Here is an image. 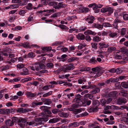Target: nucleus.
I'll list each match as a JSON object with an SVG mask.
<instances>
[{
	"mask_svg": "<svg viewBox=\"0 0 128 128\" xmlns=\"http://www.w3.org/2000/svg\"><path fill=\"white\" fill-rule=\"evenodd\" d=\"M99 68L98 67H96L94 68H92V70L95 72H96L98 73V71H99Z\"/></svg>",
	"mask_w": 128,
	"mask_h": 128,
	"instance_id": "nucleus-38",
	"label": "nucleus"
},
{
	"mask_svg": "<svg viewBox=\"0 0 128 128\" xmlns=\"http://www.w3.org/2000/svg\"><path fill=\"white\" fill-rule=\"evenodd\" d=\"M49 4L50 5H51L55 7L56 5H57V4L56 2H50Z\"/></svg>",
	"mask_w": 128,
	"mask_h": 128,
	"instance_id": "nucleus-52",
	"label": "nucleus"
},
{
	"mask_svg": "<svg viewBox=\"0 0 128 128\" xmlns=\"http://www.w3.org/2000/svg\"><path fill=\"white\" fill-rule=\"evenodd\" d=\"M21 46L25 48L27 47L30 48V46L29 44L28 43V42L24 43L22 44Z\"/></svg>",
	"mask_w": 128,
	"mask_h": 128,
	"instance_id": "nucleus-32",
	"label": "nucleus"
},
{
	"mask_svg": "<svg viewBox=\"0 0 128 128\" xmlns=\"http://www.w3.org/2000/svg\"><path fill=\"white\" fill-rule=\"evenodd\" d=\"M47 106H40V109L44 111V112L47 110Z\"/></svg>",
	"mask_w": 128,
	"mask_h": 128,
	"instance_id": "nucleus-33",
	"label": "nucleus"
},
{
	"mask_svg": "<svg viewBox=\"0 0 128 128\" xmlns=\"http://www.w3.org/2000/svg\"><path fill=\"white\" fill-rule=\"evenodd\" d=\"M81 10L82 12H88L89 10L88 8H82L81 9Z\"/></svg>",
	"mask_w": 128,
	"mask_h": 128,
	"instance_id": "nucleus-34",
	"label": "nucleus"
},
{
	"mask_svg": "<svg viewBox=\"0 0 128 128\" xmlns=\"http://www.w3.org/2000/svg\"><path fill=\"white\" fill-rule=\"evenodd\" d=\"M41 100L42 102H39L36 100L34 101L32 104V106L35 107L42 105L43 102H44V104L49 105L52 104V102L51 100L49 98H42Z\"/></svg>",
	"mask_w": 128,
	"mask_h": 128,
	"instance_id": "nucleus-2",
	"label": "nucleus"
},
{
	"mask_svg": "<svg viewBox=\"0 0 128 128\" xmlns=\"http://www.w3.org/2000/svg\"><path fill=\"white\" fill-rule=\"evenodd\" d=\"M10 8L12 9L16 8L19 7V5L18 4H14L10 5Z\"/></svg>",
	"mask_w": 128,
	"mask_h": 128,
	"instance_id": "nucleus-31",
	"label": "nucleus"
},
{
	"mask_svg": "<svg viewBox=\"0 0 128 128\" xmlns=\"http://www.w3.org/2000/svg\"><path fill=\"white\" fill-rule=\"evenodd\" d=\"M73 102L76 103L68 108V110L70 111H73L76 109V108H78L82 106H84L83 105L84 104L83 102L79 98H75Z\"/></svg>",
	"mask_w": 128,
	"mask_h": 128,
	"instance_id": "nucleus-3",
	"label": "nucleus"
},
{
	"mask_svg": "<svg viewBox=\"0 0 128 128\" xmlns=\"http://www.w3.org/2000/svg\"><path fill=\"white\" fill-rule=\"evenodd\" d=\"M91 44H92V48L95 49L97 48L96 45L97 44L96 43H92Z\"/></svg>",
	"mask_w": 128,
	"mask_h": 128,
	"instance_id": "nucleus-48",
	"label": "nucleus"
},
{
	"mask_svg": "<svg viewBox=\"0 0 128 128\" xmlns=\"http://www.w3.org/2000/svg\"><path fill=\"white\" fill-rule=\"evenodd\" d=\"M6 110L0 109V114H6Z\"/></svg>",
	"mask_w": 128,
	"mask_h": 128,
	"instance_id": "nucleus-50",
	"label": "nucleus"
},
{
	"mask_svg": "<svg viewBox=\"0 0 128 128\" xmlns=\"http://www.w3.org/2000/svg\"><path fill=\"white\" fill-rule=\"evenodd\" d=\"M99 70L98 71V73H96L97 74H96V75L95 76L98 77V76H100L104 72V70H102L101 68H99Z\"/></svg>",
	"mask_w": 128,
	"mask_h": 128,
	"instance_id": "nucleus-12",
	"label": "nucleus"
},
{
	"mask_svg": "<svg viewBox=\"0 0 128 128\" xmlns=\"http://www.w3.org/2000/svg\"><path fill=\"white\" fill-rule=\"evenodd\" d=\"M128 84L127 82H122L121 83V86L124 88H128Z\"/></svg>",
	"mask_w": 128,
	"mask_h": 128,
	"instance_id": "nucleus-24",
	"label": "nucleus"
},
{
	"mask_svg": "<svg viewBox=\"0 0 128 128\" xmlns=\"http://www.w3.org/2000/svg\"><path fill=\"white\" fill-rule=\"evenodd\" d=\"M52 49V48L50 47H43L42 48V50L47 51H50Z\"/></svg>",
	"mask_w": 128,
	"mask_h": 128,
	"instance_id": "nucleus-26",
	"label": "nucleus"
},
{
	"mask_svg": "<svg viewBox=\"0 0 128 128\" xmlns=\"http://www.w3.org/2000/svg\"><path fill=\"white\" fill-rule=\"evenodd\" d=\"M123 18L126 20H128V14H125L123 15Z\"/></svg>",
	"mask_w": 128,
	"mask_h": 128,
	"instance_id": "nucleus-53",
	"label": "nucleus"
},
{
	"mask_svg": "<svg viewBox=\"0 0 128 128\" xmlns=\"http://www.w3.org/2000/svg\"><path fill=\"white\" fill-rule=\"evenodd\" d=\"M119 94L120 96L126 97L127 96L128 93L126 92H124V91H122L120 92L119 93Z\"/></svg>",
	"mask_w": 128,
	"mask_h": 128,
	"instance_id": "nucleus-25",
	"label": "nucleus"
},
{
	"mask_svg": "<svg viewBox=\"0 0 128 128\" xmlns=\"http://www.w3.org/2000/svg\"><path fill=\"white\" fill-rule=\"evenodd\" d=\"M26 12V10H21L19 12V13L20 15H22L24 14Z\"/></svg>",
	"mask_w": 128,
	"mask_h": 128,
	"instance_id": "nucleus-51",
	"label": "nucleus"
},
{
	"mask_svg": "<svg viewBox=\"0 0 128 128\" xmlns=\"http://www.w3.org/2000/svg\"><path fill=\"white\" fill-rule=\"evenodd\" d=\"M44 112L46 113V115L47 114L49 115L52 114L51 111L50 110H48V109Z\"/></svg>",
	"mask_w": 128,
	"mask_h": 128,
	"instance_id": "nucleus-60",
	"label": "nucleus"
},
{
	"mask_svg": "<svg viewBox=\"0 0 128 128\" xmlns=\"http://www.w3.org/2000/svg\"><path fill=\"white\" fill-rule=\"evenodd\" d=\"M52 94V91H50L43 94L42 97H46L51 95Z\"/></svg>",
	"mask_w": 128,
	"mask_h": 128,
	"instance_id": "nucleus-18",
	"label": "nucleus"
},
{
	"mask_svg": "<svg viewBox=\"0 0 128 128\" xmlns=\"http://www.w3.org/2000/svg\"><path fill=\"white\" fill-rule=\"evenodd\" d=\"M59 116L62 117H66L68 116V114L67 113L62 112L59 113Z\"/></svg>",
	"mask_w": 128,
	"mask_h": 128,
	"instance_id": "nucleus-19",
	"label": "nucleus"
},
{
	"mask_svg": "<svg viewBox=\"0 0 128 128\" xmlns=\"http://www.w3.org/2000/svg\"><path fill=\"white\" fill-rule=\"evenodd\" d=\"M107 12H108L109 15L110 14L113 12V9L111 7L106 8Z\"/></svg>",
	"mask_w": 128,
	"mask_h": 128,
	"instance_id": "nucleus-30",
	"label": "nucleus"
},
{
	"mask_svg": "<svg viewBox=\"0 0 128 128\" xmlns=\"http://www.w3.org/2000/svg\"><path fill=\"white\" fill-rule=\"evenodd\" d=\"M85 34H91L93 35H95L96 34V33L95 32L91 30H87L84 32Z\"/></svg>",
	"mask_w": 128,
	"mask_h": 128,
	"instance_id": "nucleus-10",
	"label": "nucleus"
},
{
	"mask_svg": "<svg viewBox=\"0 0 128 128\" xmlns=\"http://www.w3.org/2000/svg\"><path fill=\"white\" fill-rule=\"evenodd\" d=\"M101 40V38L98 36H95L94 37L93 40L94 42H98Z\"/></svg>",
	"mask_w": 128,
	"mask_h": 128,
	"instance_id": "nucleus-16",
	"label": "nucleus"
},
{
	"mask_svg": "<svg viewBox=\"0 0 128 128\" xmlns=\"http://www.w3.org/2000/svg\"><path fill=\"white\" fill-rule=\"evenodd\" d=\"M24 66V65L22 64H17V66L18 68H23Z\"/></svg>",
	"mask_w": 128,
	"mask_h": 128,
	"instance_id": "nucleus-47",
	"label": "nucleus"
},
{
	"mask_svg": "<svg viewBox=\"0 0 128 128\" xmlns=\"http://www.w3.org/2000/svg\"><path fill=\"white\" fill-rule=\"evenodd\" d=\"M85 38L88 42H90L92 40L90 36L88 35H87L86 37L85 36Z\"/></svg>",
	"mask_w": 128,
	"mask_h": 128,
	"instance_id": "nucleus-36",
	"label": "nucleus"
},
{
	"mask_svg": "<svg viewBox=\"0 0 128 128\" xmlns=\"http://www.w3.org/2000/svg\"><path fill=\"white\" fill-rule=\"evenodd\" d=\"M84 109L82 108H80L79 109H75L73 111V112L74 114H77L81 112L82 110L84 111Z\"/></svg>",
	"mask_w": 128,
	"mask_h": 128,
	"instance_id": "nucleus-14",
	"label": "nucleus"
},
{
	"mask_svg": "<svg viewBox=\"0 0 128 128\" xmlns=\"http://www.w3.org/2000/svg\"><path fill=\"white\" fill-rule=\"evenodd\" d=\"M24 81L25 82H27L29 81H30L31 80V79L30 77H28V78H25L24 79Z\"/></svg>",
	"mask_w": 128,
	"mask_h": 128,
	"instance_id": "nucleus-63",
	"label": "nucleus"
},
{
	"mask_svg": "<svg viewBox=\"0 0 128 128\" xmlns=\"http://www.w3.org/2000/svg\"><path fill=\"white\" fill-rule=\"evenodd\" d=\"M5 123L6 126H10L14 125L11 120L10 119L6 120L5 122Z\"/></svg>",
	"mask_w": 128,
	"mask_h": 128,
	"instance_id": "nucleus-8",
	"label": "nucleus"
},
{
	"mask_svg": "<svg viewBox=\"0 0 128 128\" xmlns=\"http://www.w3.org/2000/svg\"><path fill=\"white\" fill-rule=\"evenodd\" d=\"M61 122L64 124H66L68 123V120L66 119H64L62 120Z\"/></svg>",
	"mask_w": 128,
	"mask_h": 128,
	"instance_id": "nucleus-61",
	"label": "nucleus"
},
{
	"mask_svg": "<svg viewBox=\"0 0 128 128\" xmlns=\"http://www.w3.org/2000/svg\"><path fill=\"white\" fill-rule=\"evenodd\" d=\"M88 113L86 112H85L82 113V114H80L81 116L83 117L86 116L87 115H88Z\"/></svg>",
	"mask_w": 128,
	"mask_h": 128,
	"instance_id": "nucleus-49",
	"label": "nucleus"
},
{
	"mask_svg": "<svg viewBox=\"0 0 128 128\" xmlns=\"http://www.w3.org/2000/svg\"><path fill=\"white\" fill-rule=\"evenodd\" d=\"M60 120L59 118L56 117L54 118L50 119L48 121V122L50 123H54L58 122Z\"/></svg>",
	"mask_w": 128,
	"mask_h": 128,
	"instance_id": "nucleus-7",
	"label": "nucleus"
},
{
	"mask_svg": "<svg viewBox=\"0 0 128 128\" xmlns=\"http://www.w3.org/2000/svg\"><path fill=\"white\" fill-rule=\"evenodd\" d=\"M76 37L78 38L81 40H84L85 39V36L82 34H79L76 35Z\"/></svg>",
	"mask_w": 128,
	"mask_h": 128,
	"instance_id": "nucleus-11",
	"label": "nucleus"
},
{
	"mask_svg": "<svg viewBox=\"0 0 128 128\" xmlns=\"http://www.w3.org/2000/svg\"><path fill=\"white\" fill-rule=\"evenodd\" d=\"M59 14L58 13H56L52 15L50 17L51 18H57Z\"/></svg>",
	"mask_w": 128,
	"mask_h": 128,
	"instance_id": "nucleus-41",
	"label": "nucleus"
},
{
	"mask_svg": "<svg viewBox=\"0 0 128 128\" xmlns=\"http://www.w3.org/2000/svg\"><path fill=\"white\" fill-rule=\"evenodd\" d=\"M36 93H32L31 92H27L26 93V95L27 97L29 98L34 97L36 96Z\"/></svg>",
	"mask_w": 128,
	"mask_h": 128,
	"instance_id": "nucleus-9",
	"label": "nucleus"
},
{
	"mask_svg": "<svg viewBox=\"0 0 128 128\" xmlns=\"http://www.w3.org/2000/svg\"><path fill=\"white\" fill-rule=\"evenodd\" d=\"M38 116H42V117L36 118L34 119V121L37 122H36V125H43L45 122H46L48 120V118L49 116L46 115V113L45 112L40 113Z\"/></svg>",
	"mask_w": 128,
	"mask_h": 128,
	"instance_id": "nucleus-1",
	"label": "nucleus"
},
{
	"mask_svg": "<svg viewBox=\"0 0 128 128\" xmlns=\"http://www.w3.org/2000/svg\"><path fill=\"white\" fill-rule=\"evenodd\" d=\"M74 68L73 64H70L68 65L62 67L61 70L64 72H68V70L74 69Z\"/></svg>",
	"mask_w": 128,
	"mask_h": 128,
	"instance_id": "nucleus-4",
	"label": "nucleus"
},
{
	"mask_svg": "<svg viewBox=\"0 0 128 128\" xmlns=\"http://www.w3.org/2000/svg\"><path fill=\"white\" fill-rule=\"evenodd\" d=\"M117 35V33L116 32H112L110 33L109 36L111 38H113Z\"/></svg>",
	"mask_w": 128,
	"mask_h": 128,
	"instance_id": "nucleus-29",
	"label": "nucleus"
},
{
	"mask_svg": "<svg viewBox=\"0 0 128 128\" xmlns=\"http://www.w3.org/2000/svg\"><path fill=\"white\" fill-rule=\"evenodd\" d=\"M26 8L27 9L29 10H31L32 8V4L31 3L28 4L26 6Z\"/></svg>",
	"mask_w": 128,
	"mask_h": 128,
	"instance_id": "nucleus-23",
	"label": "nucleus"
},
{
	"mask_svg": "<svg viewBox=\"0 0 128 128\" xmlns=\"http://www.w3.org/2000/svg\"><path fill=\"white\" fill-rule=\"evenodd\" d=\"M15 19V16H12L10 17L9 20V21L10 22H12Z\"/></svg>",
	"mask_w": 128,
	"mask_h": 128,
	"instance_id": "nucleus-62",
	"label": "nucleus"
},
{
	"mask_svg": "<svg viewBox=\"0 0 128 128\" xmlns=\"http://www.w3.org/2000/svg\"><path fill=\"white\" fill-rule=\"evenodd\" d=\"M116 50V48L114 47H112L108 48V51L109 52H111Z\"/></svg>",
	"mask_w": 128,
	"mask_h": 128,
	"instance_id": "nucleus-22",
	"label": "nucleus"
},
{
	"mask_svg": "<svg viewBox=\"0 0 128 128\" xmlns=\"http://www.w3.org/2000/svg\"><path fill=\"white\" fill-rule=\"evenodd\" d=\"M99 45H100V47L101 48H106L109 45L108 44H105L103 43H100Z\"/></svg>",
	"mask_w": 128,
	"mask_h": 128,
	"instance_id": "nucleus-28",
	"label": "nucleus"
},
{
	"mask_svg": "<svg viewBox=\"0 0 128 128\" xmlns=\"http://www.w3.org/2000/svg\"><path fill=\"white\" fill-rule=\"evenodd\" d=\"M94 26L96 28L98 29L102 28H103V26L98 24H95L94 25Z\"/></svg>",
	"mask_w": 128,
	"mask_h": 128,
	"instance_id": "nucleus-21",
	"label": "nucleus"
},
{
	"mask_svg": "<svg viewBox=\"0 0 128 128\" xmlns=\"http://www.w3.org/2000/svg\"><path fill=\"white\" fill-rule=\"evenodd\" d=\"M108 95L110 97L116 98L118 96V94L117 92L113 91L110 92Z\"/></svg>",
	"mask_w": 128,
	"mask_h": 128,
	"instance_id": "nucleus-6",
	"label": "nucleus"
},
{
	"mask_svg": "<svg viewBox=\"0 0 128 128\" xmlns=\"http://www.w3.org/2000/svg\"><path fill=\"white\" fill-rule=\"evenodd\" d=\"M6 114H9L11 112V111L10 110V109H7L6 110Z\"/></svg>",
	"mask_w": 128,
	"mask_h": 128,
	"instance_id": "nucleus-64",
	"label": "nucleus"
},
{
	"mask_svg": "<svg viewBox=\"0 0 128 128\" xmlns=\"http://www.w3.org/2000/svg\"><path fill=\"white\" fill-rule=\"evenodd\" d=\"M116 70L115 72L118 74H121L122 72V70L119 68H117L116 69Z\"/></svg>",
	"mask_w": 128,
	"mask_h": 128,
	"instance_id": "nucleus-37",
	"label": "nucleus"
},
{
	"mask_svg": "<svg viewBox=\"0 0 128 128\" xmlns=\"http://www.w3.org/2000/svg\"><path fill=\"white\" fill-rule=\"evenodd\" d=\"M79 125V124L77 122H75L70 124L69 126L72 127H76Z\"/></svg>",
	"mask_w": 128,
	"mask_h": 128,
	"instance_id": "nucleus-20",
	"label": "nucleus"
},
{
	"mask_svg": "<svg viewBox=\"0 0 128 128\" xmlns=\"http://www.w3.org/2000/svg\"><path fill=\"white\" fill-rule=\"evenodd\" d=\"M58 27L62 29H64L65 30H68V28L66 27L65 25H62V24H60L59 25Z\"/></svg>",
	"mask_w": 128,
	"mask_h": 128,
	"instance_id": "nucleus-35",
	"label": "nucleus"
},
{
	"mask_svg": "<svg viewBox=\"0 0 128 128\" xmlns=\"http://www.w3.org/2000/svg\"><path fill=\"white\" fill-rule=\"evenodd\" d=\"M103 26L106 27H112V25L108 23H103L102 25Z\"/></svg>",
	"mask_w": 128,
	"mask_h": 128,
	"instance_id": "nucleus-39",
	"label": "nucleus"
},
{
	"mask_svg": "<svg viewBox=\"0 0 128 128\" xmlns=\"http://www.w3.org/2000/svg\"><path fill=\"white\" fill-rule=\"evenodd\" d=\"M116 101L117 104L121 105L122 104H125L127 102L126 99L124 98H120L116 100Z\"/></svg>",
	"mask_w": 128,
	"mask_h": 128,
	"instance_id": "nucleus-5",
	"label": "nucleus"
},
{
	"mask_svg": "<svg viewBox=\"0 0 128 128\" xmlns=\"http://www.w3.org/2000/svg\"><path fill=\"white\" fill-rule=\"evenodd\" d=\"M38 82L37 81H34L32 83H31V84L34 85L35 86H37L38 84Z\"/></svg>",
	"mask_w": 128,
	"mask_h": 128,
	"instance_id": "nucleus-58",
	"label": "nucleus"
},
{
	"mask_svg": "<svg viewBox=\"0 0 128 128\" xmlns=\"http://www.w3.org/2000/svg\"><path fill=\"white\" fill-rule=\"evenodd\" d=\"M100 102L102 105H104L107 102V101L104 98L102 99L100 101Z\"/></svg>",
	"mask_w": 128,
	"mask_h": 128,
	"instance_id": "nucleus-42",
	"label": "nucleus"
},
{
	"mask_svg": "<svg viewBox=\"0 0 128 128\" xmlns=\"http://www.w3.org/2000/svg\"><path fill=\"white\" fill-rule=\"evenodd\" d=\"M78 58L76 57H72L69 58L68 60V62H72L75 60H78Z\"/></svg>",
	"mask_w": 128,
	"mask_h": 128,
	"instance_id": "nucleus-17",
	"label": "nucleus"
},
{
	"mask_svg": "<svg viewBox=\"0 0 128 128\" xmlns=\"http://www.w3.org/2000/svg\"><path fill=\"white\" fill-rule=\"evenodd\" d=\"M118 22H120V21L118 19L116 18L114 20L113 24L114 26V27L115 28H116L117 26Z\"/></svg>",
	"mask_w": 128,
	"mask_h": 128,
	"instance_id": "nucleus-15",
	"label": "nucleus"
},
{
	"mask_svg": "<svg viewBox=\"0 0 128 128\" xmlns=\"http://www.w3.org/2000/svg\"><path fill=\"white\" fill-rule=\"evenodd\" d=\"M115 69L113 68H112L108 70V71L112 73H114L116 71Z\"/></svg>",
	"mask_w": 128,
	"mask_h": 128,
	"instance_id": "nucleus-54",
	"label": "nucleus"
},
{
	"mask_svg": "<svg viewBox=\"0 0 128 128\" xmlns=\"http://www.w3.org/2000/svg\"><path fill=\"white\" fill-rule=\"evenodd\" d=\"M18 120V118L16 117H13L12 118V120L11 121L12 122V123H13V124H14V123L16 122V121Z\"/></svg>",
	"mask_w": 128,
	"mask_h": 128,
	"instance_id": "nucleus-45",
	"label": "nucleus"
},
{
	"mask_svg": "<svg viewBox=\"0 0 128 128\" xmlns=\"http://www.w3.org/2000/svg\"><path fill=\"white\" fill-rule=\"evenodd\" d=\"M42 90H46L50 89L48 85L45 86H44L42 88Z\"/></svg>",
	"mask_w": 128,
	"mask_h": 128,
	"instance_id": "nucleus-46",
	"label": "nucleus"
},
{
	"mask_svg": "<svg viewBox=\"0 0 128 128\" xmlns=\"http://www.w3.org/2000/svg\"><path fill=\"white\" fill-rule=\"evenodd\" d=\"M52 112L54 114H56L60 112V110L57 109H54L52 110Z\"/></svg>",
	"mask_w": 128,
	"mask_h": 128,
	"instance_id": "nucleus-27",
	"label": "nucleus"
},
{
	"mask_svg": "<svg viewBox=\"0 0 128 128\" xmlns=\"http://www.w3.org/2000/svg\"><path fill=\"white\" fill-rule=\"evenodd\" d=\"M120 52H122L125 53L126 52V50L124 48H121L120 49Z\"/></svg>",
	"mask_w": 128,
	"mask_h": 128,
	"instance_id": "nucleus-57",
	"label": "nucleus"
},
{
	"mask_svg": "<svg viewBox=\"0 0 128 128\" xmlns=\"http://www.w3.org/2000/svg\"><path fill=\"white\" fill-rule=\"evenodd\" d=\"M101 11L103 13H104L107 12L106 8H102L101 10Z\"/></svg>",
	"mask_w": 128,
	"mask_h": 128,
	"instance_id": "nucleus-56",
	"label": "nucleus"
},
{
	"mask_svg": "<svg viewBox=\"0 0 128 128\" xmlns=\"http://www.w3.org/2000/svg\"><path fill=\"white\" fill-rule=\"evenodd\" d=\"M74 96V94L73 93H71L67 95V96L69 99L71 97L73 96Z\"/></svg>",
	"mask_w": 128,
	"mask_h": 128,
	"instance_id": "nucleus-59",
	"label": "nucleus"
},
{
	"mask_svg": "<svg viewBox=\"0 0 128 128\" xmlns=\"http://www.w3.org/2000/svg\"><path fill=\"white\" fill-rule=\"evenodd\" d=\"M28 56L29 57L34 58V56L33 55V53L32 52H30L28 54Z\"/></svg>",
	"mask_w": 128,
	"mask_h": 128,
	"instance_id": "nucleus-55",
	"label": "nucleus"
},
{
	"mask_svg": "<svg viewBox=\"0 0 128 128\" xmlns=\"http://www.w3.org/2000/svg\"><path fill=\"white\" fill-rule=\"evenodd\" d=\"M100 92V89L98 88H96L92 90L91 92V93L92 94H96L97 93Z\"/></svg>",
	"mask_w": 128,
	"mask_h": 128,
	"instance_id": "nucleus-13",
	"label": "nucleus"
},
{
	"mask_svg": "<svg viewBox=\"0 0 128 128\" xmlns=\"http://www.w3.org/2000/svg\"><path fill=\"white\" fill-rule=\"evenodd\" d=\"M35 122L34 121V120H33L32 122H27V124H28L29 126H30L34 124H35L36 123V122Z\"/></svg>",
	"mask_w": 128,
	"mask_h": 128,
	"instance_id": "nucleus-44",
	"label": "nucleus"
},
{
	"mask_svg": "<svg viewBox=\"0 0 128 128\" xmlns=\"http://www.w3.org/2000/svg\"><path fill=\"white\" fill-rule=\"evenodd\" d=\"M126 29L125 28H122L121 31L120 33L121 35H124L126 33Z\"/></svg>",
	"mask_w": 128,
	"mask_h": 128,
	"instance_id": "nucleus-40",
	"label": "nucleus"
},
{
	"mask_svg": "<svg viewBox=\"0 0 128 128\" xmlns=\"http://www.w3.org/2000/svg\"><path fill=\"white\" fill-rule=\"evenodd\" d=\"M46 66L48 67L51 68L53 67V65L52 63L49 62L46 64Z\"/></svg>",
	"mask_w": 128,
	"mask_h": 128,
	"instance_id": "nucleus-43",
	"label": "nucleus"
}]
</instances>
